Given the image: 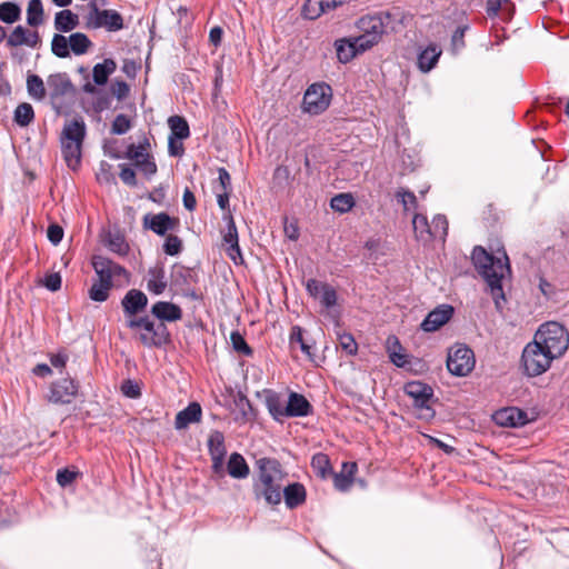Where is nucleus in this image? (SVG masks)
<instances>
[{
    "mask_svg": "<svg viewBox=\"0 0 569 569\" xmlns=\"http://www.w3.org/2000/svg\"><path fill=\"white\" fill-rule=\"evenodd\" d=\"M226 246H227L226 251H227V254L229 256V258L234 263H242L243 259H242V256H241V251H240V247H239V241L234 242V243H229V244H226Z\"/></svg>",
    "mask_w": 569,
    "mask_h": 569,
    "instance_id": "nucleus-64",
    "label": "nucleus"
},
{
    "mask_svg": "<svg viewBox=\"0 0 569 569\" xmlns=\"http://www.w3.org/2000/svg\"><path fill=\"white\" fill-rule=\"evenodd\" d=\"M337 58L341 63H348L358 56L357 49L351 38L338 39L335 42Z\"/></svg>",
    "mask_w": 569,
    "mask_h": 569,
    "instance_id": "nucleus-31",
    "label": "nucleus"
},
{
    "mask_svg": "<svg viewBox=\"0 0 569 569\" xmlns=\"http://www.w3.org/2000/svg\"><path fill=\"white\" fill-rule=\"evenodd\" d=\"M122 393L131 399H137L141 396V388L139 383L134 380L127 379L121 385Z\"/></svg>",
    "mask_w": 569,
    "mask_h": 569,
    "instance_id": "nucleus-59",
    "label": "nucleus"
},
{
    "mask_svg": "<svg viewBox=\"0 0 569 569\" xmlns=\"http://www.w3.org/2000/svg\"><path fill=\"white\" fill-rule=\"evenodd\" d=\"M8 46L10 47H20L28 42L27 40V29L22 26H18L13 29L8 38Z\"/></svg>",
    "mask_w": 569,
    "mask_h": 569,
    "instance_id": "nucleus-56",
    "label": "nucleus"
},
{
    "mask_svg": "<svg viewBox=\"0 0 569 569\" xmlns=\"http://www.w3.org/2000/svg\"><path fill=\"white\" fill-rule=\"evenodd\" d=\"M43 21V7L41 0H30L27 8V22L32 27Z\"/></svg>",
    "mask_w": 569,
    "mask_h": 569,
    "instance_id": "nucleus-41",
    "label": "nucleus"
},
{
    "mask_svg": "<svg viewBox=\"0 0 569 569\" xmlns=\"http://www.w3.org/2000/svg\"><path fill=\"white\" fill-rule=\"evenodd\" d=\"M330 206L335 211L345 213L352 209L355 200L350 193H339L331 199Z\"/></svg>",
    "mask_w": 569,
    "mask_h": 569,
    "instance_id": "nucleus-45",
    "label": "nucleus"
},
{
    "mask_svg": "<svg viewBox=\"0 0 569 569\" xmlns=\"http://www.w3.org/2000/svg\"><path fill=\"white\" fill-rule=\"evenodd\" d=\"M128 326L147 347H161L170 341L166 322H128Z\"/></svg>",
    "mask_w": 569,
    "mask_h": 569,
    "instance_id": "nucleus-7",
    "label": "nucleus"
},
{
    "mask_svg": "<svg viewBox=\"0 0 569 569\" xmlns=\"http://www.w3.org/2000/svg\"><path fill=\"white\" fill-rule=\"evenodd\" d=\"M51 51L59 58H67L70 54L69 38L56 33L51 41Z\"/></svg>",
    "mask_w": 569,
    "mask_h": 569,
    "instance_id": "nucleus-46",
    "label": "nucleus"
},
{
    "mask_svg": "<svg viewBox=\"0 0 569 569\" xmlns=\"http://www.w3.org/2000/svg\"><path fill=\"white\" fill-rule=\"evenodd\" d=\"M131 128V121L126 114H118L111 126L113 134H124Z\"/></svg>",
    "mask_w": 569,
    "mask_h": 569,
    "instance_id": "nucleus-55",
    "label": "nucleus"
},
{
    "mask_svg": "<svg viewBox=\"0 0 569 569\" xmlns=\"http://www.w3.org/2000/svg\"><path fill=\"white\" fill-rule=\"evenodd\" d=\"M403 392L413 400V407L423 413L421 418L431 419L436 412L430 406L435 392L431 386L422 381H409L403 387Z\"/></svg>",
    "mask_w": 569,
    "mask_h": 569,
    "instance_id": "nucleus-8",
    "label": "nucleus"
},
{
    "mask_svg": "<svg viewBox=\"0 0 569 569\" xmlns=\"http://www.w3.org/2000/svg\"><path fill=\"white\" fill-rule=\"evenodd\" d=\"M120 179L128 186H136V172L126 164L120 166Z\"/></svg>",
    "mask_w": 569,
    "mask_h": 569,
    "instance_id": "nucleus-63",
    "label": "nucleus"
},
{
    "mask_svg": "<svg viewBox=\"0 0 569 569\" xmlns=\"http://www.w3.org/2000/svg\"><path fill=\"white\" fill-rule=\"evenodd\" d=\"M338 335V343L341 350H343L348 356H356L358 351V343L355 340L353 336L351 333H340L337 331Z\"/></svg>",
    "mask_w": 569,
    "mask_h": 569,
    "instance_id": "nucleus-50",
    "label": "nucleus"
},
{
    "mask_svg": "<svg viewBox=\"0 0 569 569\" xmlns=\"http://www.w3.org/2000/svg\"><path fill=\"white\" fill-rule=\"evenodd\" d=\"M79 382L70 377L51 382L47 400L54 405H70L77 398Z\"/></svg>",
    "mask_w": 569,
    "mask_h": 569,
    "instance_id": "nucleus-10",
    "label": "nucleus"
},
{
    "mask_svg": "<svg viewBox=\"0 0 569 569\" xmlns=\"http://www.w3.org/2000/svg\"><path fill=\"white\" fill-rule=\"evenodd\" d=\"M227 471L229 476L234 479H244L250 473V469L246 459L238 452H232L230 455L227 462Z\"/></svg>",
    "mask_w": 569,
    "mask_h": 569,
    "instance_id": "nucleus-26",
    "label": "nucleus"
},
{
    "mask_svg": "<svg viewBox=\"0 0 569 569\" xmlns=\"http://www.w3.org/2000/svg\"><path fill=\"white\" fill-rule=\"evenodd\" d=\"M492 417L497 425L507 428L523 427L529 421L527 412L517 407L501 408Z\"/></svg>",
    "mask_w": 569,
    "mask_h": 569,
    "instance_id": "nucleus-13",
    "label": "nucleus"
},
{
    "mask_svg": "<svg viewBox=\"0 0 569 569\" xmlns=\"http://www.w3.org/2000/svg\"><path fill=\"white\" fill-rule=\"evenodd\" d=\"M112 261L102 256H93L92 267L98 276V279L111 282V268Z\"/></svg>",
    "mask_w": 569,
    "mask_h": 569,
    "instance_id": "nucleus-39",
    "label": "nucleus"
},
{
    "mask_svg": "<svg viewBox=\"0 0 569 569\" xmlns=\"http://www.w3.org/2000/svg\"><path fill=\"white\" fill-rule=\"evenodd\" d=\"M396 198L402 204L405 211L417 207V198L415 193L409 190L400 188L396 192Z\"/></svg>",
    "mask_w": 569,
    "mask_h": 569,
    "instance_id": "nucleus-52",
    "label": "nucleus"
},
{
    "mask_svg": "<svg viewBox=\"0 0 569 569\" xmlns=\"http://www.w3.org/2000/svg\"><path fill=\"white\" fill-rule=\"evenodd\" d=\"M326 13L321 0H307L302 7V16L306 19L315 20Z\"/></svg>",
    "mask_w": 569,
    "mask_h": 569,
    "instance_id": "nucleus-49",
    "label": "nucleus"
},
{
    "mask_svg": "<svg viewBox=\"0 0 569 569\" xmlns=\"http://www.w3.org/2000/svg\"><path fill=\"white\" fill-rule=\"evenodd\" d=\"M282 496L287 508L296 509L306 502L307 491L302 483L292 482L282 488Z\"/></svg>",
    "mask_w": 569,
    "mask_h": 569,
    "instance_id": "nucleus-20",
    "label": "nucleus"
},
{
    "mask_svg": "<svg viewBox=\"0 0 569 569\" xmlns=\"http://www.w3.org/2000/svg\"><path fill=\"white\" fill-rule=\"evenodd\" d=\"M351 39L355 43L358 54L363 53L379 42L365 33L358 37H352Z\"/></svg>",
    "mask_w": 569,
    "mask_h": 569,
    "instance_id": "nucleus-57",
    "label": "nucleus"
},
{
    "mask_svg": "<svg viewBox=\"0 0 569 569\" xmlns=\"http://www.w3.org/2000/svg\"><path fill=\"white\" fill-rule=\"evenodd\" d=\"M230 339L232 342V347L236 351L241 352L246 356L252 355V349L246 342L243 336L238 331H231Z\"/></svg>",
    "mask_w": 569,
    "mask_h": 569,
    "instance_id": "nucleus-54",
    "label": "nucleus"
},
{
    "mask_svg": "<svg viewBox=\"0 0 569 569\" xmlns=\"http://www.w3.org/2000/svg\"><path fill=\"white\" fill-rule=\"evenodd\" d=\"M331 98V87L325 82H316L306 90L301 108L305 112L317 116L327 110Z\"/></svg>",
    "mask_w": 569,
    "mask_h": 569,
    "instance_id": "nucleus-6",
    "label": "nucleus"
},
{
    "mask_svg": "<svg viewBox=\"0 0 569 569\" xmlns=\"http://www.w3.org/2000/svg\"><path fill=\"white\" fill-rule=\"evenodd\" d=\"M433 231H435V238H441L445 239L448 231V221L445 216L438 214L433 218L432 224H431Z\"/></svg>",
    "mask_w": 569,
    "mask_h": 569,
    "instance_id": "nucleus-60",
    "label": "nucleus"
},
{
    "mask_svg": "<svg viewBox=\"0 0 569 569\" xmlns=\"http://www.w3.org/2000/svg\"><path fill=\"white\" fill-rule=\"evenodd\" d=\"M104 243L110 251L119 256H126L129 251V244L127 243L124 236L120 232L109 231L106 234Z\"/></svg>",
    "mask_w": 569,
    "mask_h": 569,
    "instance_id": "nucleus-34",
    "label": "nucleus"
},
{
    "mask_svg": "<svg viewBox=\"0 0 569 569\" xmlns=\"http://www.w3.org/2000/svg\"><path fill=\"white\" fill-rule=\"evenodd\" d=\"M222 219L226 222V229L223 230V243L229 244L238 242V231L230 211L224 212Z\"/></svg>",
    "mask_w": 569,
    "mask_h": 569,
    "instance_id": "nucleus-48",
    "label": "nucleus"
},
{
    "mask_svg": "<svg viewBox=\"0 0 569 569\" xmlns=\"http://www.w3.org/2000/svg\"><path fill=\"white\" fill-rule=\"evenodd\" d=\"M290 343H299L301 351L310 359H315V353L312 349L315 347V341L307 339L303 337V330L299 326H293L290 332Z\"/></svg>",
    "mask_w": 569,
    "mask_h": 569,
    "instance_id": "nucleus-32",
    "label": "nucleus"
},
{
    "mask_svg": "<svg viewBox=\"0 0 569 569\" xmlns=\"http://www.w3.org/2000/svg\"><path fill=\"white\" fill-rule=\"evenodd\" d=\"M69 46L76 56H82L92 47V42L87 34L76 32L69 37Z\"/></svg>",
    "mask_w": 569,
    "mask_h": 569,
    "instance_id": "nucleus-38",
    "label": "nucleus"
},
{
    "mask_svg": "<svg viewBox=\"0 0 569 569\" xmlns=\"http://www.w3.org/2000/svg\"><path fill=\"white\" fill-rule=\"evenodd\" d=\"M47 236L53 244H58L63 238V229L59 224H50L47 230Z\"/></svg>",
    "mask_w": 569,
    "mask_h": 569,
    "instance_id": "nucleus-62",
    "label": "nucleus"
},
{
    "mask_svg": "<svg viewBox=\"0 0 569 569\" xmlns=\"http://www.w3.org/2000/svg\"><path fill=\"white\" fill-rule=\"evenodd\" d=\"M208 451L212 461V471L222 476L224 472L223 463L227 455L224 435L219 430H212L208 438Z\"/></svg>",
    "mask_w": 569,
    "mask_h": 569,
    "instance_id": "nucleus-11",
    "label": "nucleus"
},
{
    "mask_svg": "<svg viewBox=\"0 0 569 569\" xmlns=\"http://www.w3.org/2000/svg\"><path fill=\"white\" fill-rule=\"evenodd\" d=\"M455 309L450 305H440L430 311L425 320H451Z\"/></svg>",
    "mask_w": 569,
    "mask_h": 569,
    "instance_id": "nucleus-51",
    "label": "nucleus"
},
{
    "mask_svg": "<svg viewBox=\"0 0 569 569\" xmlns=\"http://www.w3.org/2000/svg\"><path fill=\"white\" fill-rule=\"evenodd\" d=\"M83 26L88 30L106 29L109 32H117L123 29V18L116 10L99 9L96 1L87 4L83 14Z\"/></svg>",
    "mask_w": 569,
    "mask_h": 569,
    "instance_id": "nucleus-4",
    "label": "nucleus"
},
{
    "mask_svg": "<svg viewBox=\"0 0 569 569\" xmlns=\"http://www.w3.org/2000/svg\"><path fill=\"white\" fill-rule=\"evenodd\" d=\"M258 479L253 483L256 499L263 498L268 505L281 502L282 481L287 473L281 463L274 458H260L257 460Z\"/></svg>",
    "mask_w": 569,
    "mask_h": 569,
    "instance_id": "nucleus-2",
    "label": "nucleus"
},
{
    "mask_svg": "<svg viewBox=\"0 0 569 569\" xmlns=\"http://www.w3.org/2000/svg\"><path fill=\"white\" fill-rule=\"evenodd\" d=\"M81 149H82V144H78V143H68L67 142L66 144H61L63 159H64L67 166L72 170H76L80 164Z\"/></svg>",
    "mask_w": 569,
    "mask_h": 569,
    "instance_id": "nucleus-35",
    "label": "nucleus"
},
{
    "mask_svg": "<svg viewBox=\"0 0 569 569\" xmlns=\"http://www.w3.org/2000/svg\"><path fill=\"white\" fill-rule=\"evenodd\" d=\"M167 282L164 280V270L162 267H153L149 269L147 276V289L150 292L160 295L164 291Z\"/></svg>",
    "mask_w": 569,
    "mask_h": 569,
    "instance_id": "nucleus-28",
    "label": "nucleus"
},
{
    "mask_svg": "<svg viewBox=\"0 0 569 569\" xmlns=\"http://www.w3.org/2000/svg\"><path fill=\"white\" fill-rule=\"evenodd\" d=\"M312 413V406L303 395L291 391L284 408L286 417H307Z\"/></svg>",
    "mask_w": 569,
    "mask_h": 569,
    "instance_id": "nucleus-16",
    "label": "nucleus"
},
{
    "mask_svg": "<svg viewBox=\"0 0 569 569\" xmlns=\"http://www.w3.org/2000/svg\"><path fill=\"white\" fill-rule=\"evenodd\" d=\"M357 469L356 462H343L341 472L332 473L336 489L347 491L353 483V476Z\"/></svg>",
    "mask_w": 569,
    "mask_h": 569,
    "instance_id": "nucleus-24",
    "label": "nucleus"
},
{
    "mask_svg": "<svg viewBox=\"0 0 569 569\" xmlns=\"http://www.w3.org/2000/svg\"><path fill=\"white\" fill-rule=\"evenodd\" d=\"M306 289L311 297L320 302L321 306L332 308L337 305V291L329 283L317 279H309L306 283Z\"/></svg>",
    "mask_w": 569,
    "mask_h": 569,
    "instance_id": "nucleus-12",
    "label": "nucleus"
},
{
    "mask_svg": "<svg viewBox=\"0 0 569 569\" xmlns=\"http://www.w3.org/2000/svg\"><path fill=\"white\" fill-rule=\"evenodd\" d=\"M441 52L437 44H430L418 56V68L422 72H429L437 64Z\"/></svg>",
    "mask_w": 569,
    "mask_h": 569,
    "instance_id": "nucleus-27",
    "label": "nucleus"
},
{
    "mask_svg": "<svg viewBox=\"0 0 569 569\" xmlns=\"http://www.w3.org/2000/svg\"><path fill=\"white\" fill-rule=\"evenodd\" d=\"M535 339L555 358L562 356L569 347V333L562 322H542Z\"/></svg>",
    "mask_w": 569,
    "mask_h": 569,
    "instance_id": "nucleus-3",
    "label": "nucleus"
},
{
    "mask_svg": "<svg viewBox=\"0 0 569 569\" xmlns=\"http://www.w3.org/2000/svg\"><path fill=\"white\" fill-rule=\"evenodd\" d=\"M111 287L112 282L98 279V281L93 282V284L91 286L89 290V297L93 301H104L109 296V290L111 289Z\"/></svg>",
    "mask_w": 569,
    "mask_h": 569,
    "instance_id": "nucleus-43",
    "label": "nucleus"
},
{
    "mask_svg": "<svg viewBox=\"0 0 569 569\" xmlns=\"http://www.w3.org/2000/svg\"><path fill=\"white\" fill-rule=\"evenodd\" d=\"M86 137V123L82 119H72L68 121L61 131L60 143L82 144Z\"/></svg>",
    "mask_w": 569,
    "mask_h": 569,
    "instance_id": "nucleus-18",
    "label": "nucleus"
},
{
    "mask_svg": "<svg viewBox=\"0 0 569 569\" xmlns=\"http://www.w3.org/2000/svg\"><path fill=\"white\" fill-rule=\"evenodd\" d=\"M182 249V241L179 237L169 234L166 238L163 250L169 256H176L178 254Z\"/></svg>",
    "mask_w": 569,
    "mask_h": 569,
    "instance_id": "nucleus-58",
    "label": "nucleus"
},
{
    "mask_svg": "<svg viewBox=\"0 0 569 569\" xmlns=\"http://www.w3.org/2000/svg\"><path fill=\"white\" fill-rule=\"evenodd\" d=\"M116 68L117 64L112 59H104L103 62L97 63L92 70L94 83L98 86L106 84L109 76L114 72Z\"/></svg>",
    "mask_w": 569,
    "mask_h": 569,
    "instance_id": "nucleus-33",
    "label": "nucleus"
},
{
    "mask_svg": "<svg viewBox=\"0 0 569 569\" xmlns=\"http://www.w3.org/2000/svg\"><path fill=\"white\" fill-rule=\"evenodd\" d=\"M80 472L69 468H62L57 471V482L60 487L66 488L70 486L78 477Z\"/></svg>",
    "mask_w": 569,
    "mask_h": 569,
    "instance_id": "nucleus-53",
    "label": "nucleus"
},
{
    "mask_svg": "<svg viewBox=\"0 0 569 569\" xmlns=\"http://www.w3.org/2000/svg\"><path fill=\"white\" fill-rule=\"evenodd\" d=\"M471 259L476 269L488 284L497 309L501 310L506 302L503 282L511 274L507 253L502 250L498 251L497 256H493L482 247H476Z\"/></svg>",
    "mask_w": 569,
    "mask_h": 569,
    "instance_id": "nucleus-1",
    "label": "nucleus"
},
{
    "mask_svg": "<svg viewBox=\"0 0 569 569\" xmlns=\"http://www.w3.org/2000/svg\"><path fill=\"white\" fill-rule=\"evenodd\" d=\"M147 296L142 291L132 289L129 290L124 296L122 306L128 315L133 316L143 310L147 306Z\"/></svg>",
    "mask_w": 569,
    "mask_h": 569,
    "instance_id": "nucleus-23",
    "label": "nucleus"
},
{
    "mask_svg": "<svg viewBox=\"0 0 569 569\" xmlns=\"http://www.w3.org/2000/svg\"><path fill=\"white\" fill-rule=\"evenodd\" d=\"M475 353L466 345H456L450 348L447 357V368L457 377H466L475 368Z\"/></svg>",
    "mask_w": 569,
    "mask_h": 569,
    "instance_id": "nucleus-9",
    "label": "nucleus"
},
{
    "mask_svg": "<svg viewBox=\"0 0 569 569\" xmlns=\"http://www.w3.org/2000/svg\"><path fill=\"white\" fill-rule=\"evenodd\" d=\"M20 7L13 2L0 3V20L4 23H13L20 18Z\"/></svg>",
    "mask_w": 569,
    "mask_h": 569,
    "instance_id": "nucleus-44",
    "label": "nucleus"
},
{
    "mask_svg": "<svg viewBox=\"0 0 569 569\" xmlns=\"http://www.w3.org/2000/svg\"><path fill=\"white\" fill-rule=\"evenodd\" d=\"M311 468L315 473L322 479H326L333 473L329 457L322 452L313 455L311 459Z\"/></svg>",
    "mask_w": 569,
    "mask_h": 569,
    "instance_id": "nucleus-37",
    "label": "nucleus"
},
{
    "mask_svg": "<svg viewBox=\"0 0 569 569\" xmlns=\"http://www.w3.org/2000/svg\"><path fill=\"white\" fill-rule=\"evenodd\" d=\"M53 24L59 32H70L79 26V16L69 9H63L56 13Z\"/></svg>",
    "mask_w": 569,
    "mask_h": 569,
    "instance_id": "nucleus-25",
    "label": "nucleus"
},
{
    "mask_svg": "<svg viewBox=\"0 0 569 569\" xmlns=\"http://www.w3.org/2000/svg\"><path fill=\"white\" fill-rule=\"evenodd\" d=\"M362 33L370 36L373 40L379 41L385 32L383 19L381 16H366L358 22Z\"/></svg>",
    "mask_w": 569,
    "mask_h": 569,
    "instance_id": "nucleus-22",
    "label": "nucleus"
},
{
    "mask_svg": "<svg viewBox=\"0 0 569 569\" xmlns=\"http://www.w3.org/2000/svg\"><path fill=\"white\" fill-rule=\"evenodd\" d=\"M148 143L146 144H130L127 150V158L134 161V164L142 163L150 158L148 151Z\"/></svg>",
    "mask_w": 569,
    "mask_h": 569,
    "instance_id": "nucleus-47",
    "label": "nucleus"
},
{
    "mask_svg": "<svg viewBox=\"0 0 569 569\" xmlns=\"http://www.w3.org/2000/svg\"><path fill=\"white\" fill-rule=\"evenodd\" d=\"M178 224L168 213L160 212L157 214L148 213L143 217V227L152 230L159 236H164L168 231L173 230Z\"/></svg>",
    "mask_w": 569,
    "mask_h": 569,
    "instance_id": "nucleus-14",
    "label": "nucleus"
},
{
    "mask_svg": "<svg viewBox=\"0 0 569 569\" xmlns=\"http://www.w3.org/2000/svg\"><path fill=\"white\" fill-rule=\"evenodd\" d=\"M34 119V111L30 103L22 102L17 106L13 114L14 122L20 127L29 126Z\"/></svg>",
    "mask_w": 569,
    "mask_h": 569,
    "instance_id": "nucleus-40",
    "label": "nucleus"
},
{
    "mask_svg": "<svg viewBox=\"0 0 569 569\" xmlns=\"http://www.w3.org/2000/svg\"><path fill=\"white\" fill-rule=\"evenodd\" d=\"M27 91L29 97L36 101H42L47 94L44 82L38 74H28Z\"/></svg>",
    "mask_w": 569,
    "mask_h": 569,
    "instance_id": "nucleus-36",
    "label": "nucleus"
},
{
    "mask_svg": "<svg viewBox=\"0 0 569 569\" xmlns=\"http://www.w3.org/2000/svg\"><path fill=\"white\" fill-rule=\"evenodd\" d=\"M152 315L158 320H179L181 318V309L170 302H157L152 307Z\"/></svg>",
    "mask_w": 569,
    "mask_h": 569,
    "instance_id": "nucleus-29",
    "label": "nucleus"
},
{
    "mask_svg": "<svg viewBox=\"0 0 569 569\" xmlns=\"http://www.w3.org/2000/svg\"><path fill=\"white\" fill-rule=\"evenodd\" d=\"M202 419V408L200 403L190 402L184 409L179 411L174 419V428L182 430L188 428L191 423H198Z\"/></svg>",
    "mask_w": 569,
    "mask_h": 569,
    "instance_id": "nucleus-19",
    "label": "nucleus"
},
{
    "mask_svg": "<svg viewBox=\"0 0 569 569\" xmlns=\"http://www.w3.org/2000/svg\"><path fill=\"white\" fill-rule=\"evenodd\" d=\"M168 122H169V126L171 129L170 137H174V138L181 139V140L189 137V134H190L189 126L183 118H181L179 116H172L169 118Z\"/></svg>",
    "mask_w": 569,
    "mask_h": 569,
    "instance_id": "nucleus-42",
    "label": "nucleus"
},
{
    "mask_svg": "<svg viewBox=\"0 0 569 569\" xmlns=\"http://www.w3.org/2000/svg\"><path fill=\"white\" fill-rule=\"evenodd\" d=\"M264 403L270 416L276 421L282 422V419L286 418L284 408L287 405L282 396L273 390H264Z\"/></svg>",
    "mask_w": 569,
    "mask_h": 569,
    "instance_id": "nucleus-21",
    "label": "nucleus"
},
{
    "mask_svg": "<svg viewBox=\"0 0 569 569\" xmlns=\"http://www.w3.org/2000/svg\"><path fill=\"white\" fill-rule=\"evenodd\" d=\"M47 86L52 101L69 94L73 90V86L66 73L50 74L47 79Z\"/></svg>",
    "mask_w": 569,
    "mask_h": 569,
    "instance_id": "nucleus-17",
    "label": "nucleus"
},
{
    "mask_svg": "<svg viewBox=\"0 0 569 569\" xmlns=\"http://www.w3.org/2000/svg\"><path fill=\"white\" fill-rule=\"evenodd\" d=\"M386 351L390 361L398 368H407L410 363V355H408L400 343L397 336L390 335L386 340Z\"/></svg>",
    "mask_w": 569,
    "mask_h": 569,
    "instance_id": "nucleus-15",
    "label": "nucleus"
},
{
    "mask_svg": "<svg viewBox=\"0 0 569 569\" xmlns=\"http://www.w3.org/2000/svg\"><path fill=\"white\" fill-rule=\"evenodd\" d=\"M43 286L50 291H57L61 287V276L58 272L49 273L44 277Z\"/></svg>",
    "mask_w": 569,
    "mask_h": 569,
    "instance_id": "nucleus-61",
    "label": "nucleus"
},
{
    "mask_svg": "<svg viewBox=\"0 0 569 569\" xmlns=\"http://www.w3.org/2000/svg\"><path fill=\"white\" fill-rule=\"evenodd\" d=\"M540 345L541 342L535 339L532 342H529L522 351L521 362L525 373L528 377L542 375L550 368L551 361L555 359V357L547 353V350Z\"/></svg>",
    "mask_w": 569,
    "mask_h": 569,
    "instance_id": "nucleus-5",
    "label": "nucleus"
},
{
    "mask_svg": "<svg viewBox=\"0 0 569 569\" xmlns=\"http://www.w3.org/2000/svg\"><path fill=\"white\" fill-rule=\"evenodd\" d=\"M413 231L419 241L428 242L435 238V231L425 216L416 213L412 219Z\"/></svg>",
    "mask_w": 569,
    "mask_h": 569,
    "instance_id": "nucleus-30",
    "label": "nucleus"
}]
</instances>
